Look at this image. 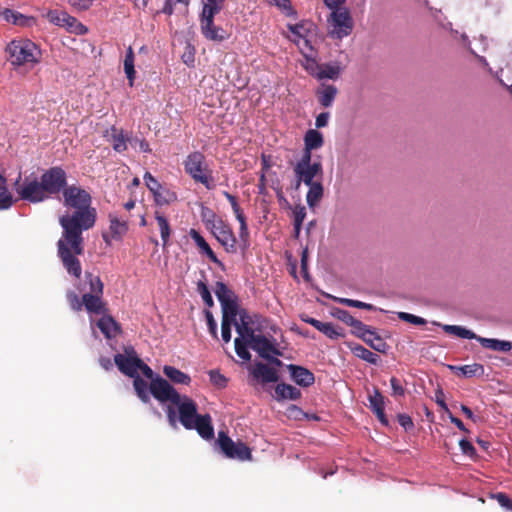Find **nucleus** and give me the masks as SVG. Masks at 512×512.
I'll use <instances>...</instances> for the list:
<instances>
[{
    "label": "nucleus",
    "mask_w": 512,
    "mask_h": 512,
    "mask_svg": "<svg viewBox=\"0 0 512 512\" xmlns=\"http://www.w3.org/2000/svg\"><path fill=\"white\" fill-rule=\"evenodd\" d=\"M63 205L73 209L59 218L62 235L57 242L58 256L67 273L80 278L82 273L79 255L84 253L83 232L95 225L97 212L91 206L90 193L78 185H68L62 193Z\"/></svg>",
    "instance_id": "nucleus-1"
},
{
    "label": "nucleus",
    "mask_w": 512,
    "mask_h": 512,
    "mask_svg": "<svg viewBox=\"0 0 512 512\" xmlns=\"http://www.w3.org/2000/svg\"><path fill=\"white\" fill-rule=\"evenodd\" d=\"M151 395L167 406V418L172 427L179 421L184 428L196 430L205 440L214 438V428L209 414L197 413V404L187 395L179 394L176 389L164 378L158 377L150 384Z\"/></svg>",
    "instance_id": "nucleus-2"
},
{
    "label": "nucleus",
    "mask_w": 512,
    "mask_h": 512,
    "mask_svg": "<svg viewBox=\"0 0 512 512\" xmlns=\"http://www.w3.org/2000/svg\"><path fill=\"white\" fill-rule=\"evenodd\" d=\"M8 62L15 69L24 67L32 69L42 60L40 47L27 38H18L10 41L5 47Z\"/></svg>",
    "instance_id": "nucleus-3"
},
{
    "label": "nucleus",
    "mask_w": 512,
    "mask_h": 512,
    "mask_svg": "<svg viewBox=\"0 0 512 512\" xmlns=\"http://www.w3.org/2000/svg\"><path fill=\"white\" fill-rule=\"evenodd\" d=\"M14 189L19 198L25 202L37 204L49 199L41 177L33 172L24 177L19 174L14 182Z\"/></svg>",
    "instance_id": "nucleus-4"
},
{
    "label": "nucleus",
    "mask_w": 512,
    "mask_h": 512,
    "mask_svg": "<svg viewBox=\"0 0 512 512\" xmlns=\"http://www.w3.org/2000/svg\"><path fill=\"white\" fill-rule=\"evenodd\" d=\"M203 222L228 253L237 252V238L231 226L212 211L203 213Z\"/></svg>",
    "instance_id": "nucleus-5"
},
{
    "label": "nucleus",
    "mask_w": 512,
    "mask_h": 512,
    "mask_svg": "<svg viewBox=\"0 0 512 512\" xmlns=\"http://www.w3.org/2000/svg\"><path fill=\"white\" fill-rule=\"evenodd\" d=\"M185 172L195 181L201 183L208 190L213 189L211 170L206 162L205 155L200 151L189 153L183 162Z\"/></svg>",
    "instance_id": "nucleus-6"
},
{
    "label": "nucleus",
    "mask_w": 512,
    "mask_h": 512,
    "mask_svg": "<svg viewBox=\"0 0 512 512\" xmlns=\"http://www.w3.org/2000/svg\"><path fill=\"white\" fill-rule=\"evenodd\" d=\"M329 8L332 10L327 20L329 35L334 39H343L350 35L354 23L349 9L342 5Z\"/></svg>",
    "instance_id": "nucleus-7"
},
{
    "label": "nucleus",
    "mask_w": 512,
    "mask_h": 512,
    "mask_svg": "<svg viewBox=\"0 0 512 512\" xmlns=\"http://www.w3.org/2000/svg\"><path fill=\"white\" fill-rule=\"evenodd\" d=\"M287 29L289 34L286 37L295 43L301 53L312 52L313 47L309 40V35L314 29V24L309 21H300L296 24L288 23Z\"/></svg>",
    "instance_id": "nucleus-8"
},
{
    "label": "nucleus",
    "mask_w": 512,
    "mask_h": 512,
    "mask_svg": "<svg viewBox=\"0 0 512 512\" xmlns=\"http://www.w3.org/2000/svg\"><path fill=\"white\" fill-rule=\"evenodd\" d=\"M40 177L49 199L54 195L63 193L68 186L67 173L60 166H54L45 170Z\"/></svg>",
    "instance_id": "nucleus-9"
},
{
    "label": "nucleus",
    "mask_w": 512,
    "mask_h": 512,
    "mask_svg": "<svg viewBox=\"0 0 512 512\" xmlns=\"http://www.w3.org/2000/svg\"><path fill=\"white\" fill-rule=\"evenodd\" d=\"M294 173L296 177L295 187L298 189L302 182L305 185L315 183L313 179L322 174V165L320 162H312V157L301 156L294 166Z\"/></svg>",
    "instance_id": "nucleus-10"
},
{
    "label": "nucleus",
    "mask_w": 512,
    "mask_h": 512,
    "mask_svg": "<svg viewBox=\"0 0 512 512\" xmlns=\"http://www.w3.org/2000/svg\"><path fill=\"white\" fill-rule=\"evenodd\" d=\"M217 444L227 458L238 459L241 461L251 459L250 449L244 443H235L223 431L218 433Z\"/></svg>",
    "instance_id": "nucleus-11"
},
{
    "label": "nucleus",
    "mask_w": 512,
    "mask_h": 512,
    "mask_svg": "<svg viewBox=\"0 0 512 512\" xmlns=\"http://www.w3.org/2000/svg\"><path fill=\"white\" fill-rule=\"evenodd\" d=\"M249 345L260 357L270 361V363L276 366L282 365V361L274 357V355H280V352L264 335L255 334V336L249 340Z\"/></svg>",
    "instance_id": "nucleus-12"
},
{
    "label": "nucleus",
    "mask_w": 512,
    "mask_h": 512,
    "mask_svg": "<svg viewBox=\"0 0 512 512\" xmlns=\"http://www.w3.org/2000/svg\"><path fill=\"white\" fill-rule=\"evenodd\" d=\"M114 362L123 374L129 377H134L138 374L140 358L133 346L125 347L124 354H116Z\"/></svg>",
    "instance_id": "nucleus-13"
},
{
    "label": "nucleus",
    "mask_w": 512,
    "mask_h": 512,
    "mask_svg": "<svg viewBox=\"0 0 512 512\" xmlns=\"http://www.w3.org/2000/svg\"><path fill=\"white\" fill-rule=\"evenodd\" d=\"M250 373L252 378L261 384L274 383L279 379L277 370L262 362L254 363Z\"/></svg>",
    "instance_id": "nucleus-14"
},
{
    "label": "nucleus",
    "mask_w": 512,
    "mask_h": 512,
    "mask_svg": "<svg viewBox=\"0 0 512 512\" xmlns=\"http://www.w3.org/2000/svg\"><path fill=\"white\" fill-rule=\"evenodd\" d=\"M291 379L299 386L309 387L315 382L314 374L305 367L295 364L287 366Z\"/></svg>",
    "instance_id": "nucleus-15"
},
{
    "label": "nucleus",
    "mask_w": 512,
    "mask_h": 512,
    "mask_svg": "<svg viewBox=\"0 0 512 512\" xmlns=\"http://www.w3.org/2000/svg\"><path fill=\"white\" fill-rule=\"evenodd\" d=\"M323 143L322 133L316 129H309L304 136V152L302 156L312 157V150L321 148Z\"/></svg>",
    "instance_id": "nucleus-16"
},
{
    "label": "nucleus",
    "mask_w": 512,
    "mask_h": 512,
    "mask_svg": "<svg viewBox=\"0 0 512 512\" xmlns=\"http://www.w3.org/2000/svg\"><path fill=\"white\" fill-rule=\"evenodd\" d=\"M96 325L107 339L116 338L121 333L120 325L109 315H103Z\"/></svg>",
    "instance_id": "nucleus-17"
},
{
    "label": "nucleus",
    "mask_w": 512,
    "mask_h": 512,
    "mask_svg": "<svg viewBox=\"0 0 512 512\" xmlns=\"http://www.w3.org/2000/svg\"><path fill=\"white\" fill-rule=\"evenodd\" d=\"M301 397V391L286 383L277 384L275 387L273 398L277 402H282L284 400H298Z\"/></svg>",
    "instance_id": "nucleus-18"
},
{
    "label": "nucleus",
    "mask_w": 512,
    "mask_h": 512,
    "mask_svg": "<svg viewBox=\"0 0 512 512\" xmlns=\"http://www.w3.org/2000/svg\"><path fill=\"white\" fill-rule=\"evenodd\" d=\"M189 235L195 242V244L199 247L201 253L205 254L213 263L217 264L220 267H223V263L217 258L216 254L213 252L209 244L206 240L197 232L195 229H191Z\"/></svg>",
    "instance_id": "nucleus-19"
},
{
    "label": "nucleus",
    "mask_w": 512,
    "mask_h": 512,
    "mask_svg": "<svg viewBox=\"0 0 512 512\" xmlns=\"http://www.w3.org/2000/svg\"><path fill=\"white\" fill-rule=\"evenodd\" d=\"M337 317L343 321L344 323L352 326L359 334L363 336L366 341V334L373 335L374 333L369 330L368 326L363 324L361 321L355 319L348 311L346 310H338Z\"/></svg>",
    "instance_id": "nucleus-20"
},
{
    "label": "nucleus",
    "mask_w": 512,
    "mask_h": 512,
    "mask_svg": "<svg viewBox=\"0 0 512 512\" xmlns=\"http://www.w3.org/2000/svg\"><path fill=\"white\" fill-rule=\"evenodd\" d=\"M302 320L310 325H312L314 328H316L318 331L329 337L330 339H337L342 335L340 331L332 324V323H324L321 322L315 318L312 317H305L302 318Z\"/></svg>",
    "instance_id": "nucleus-21"
},
{
    "label": "nucleus",
    "mask_w": 512,
    "mask_h": 512,
    "mask_svg": "<svg viewBox=\"0 0 512 512\" xmlns=\"http://www.w3.org/2000/svg\"><path fill=\"white\" fill-rule=\"evenodd\" d=\"M201 31L205 38L212 41H222L226 38V32L221 27L215 26L213 19L209 25L208 19H201Z\"/></svg>",
    "instance_id": "nucleus-22"
},
{
    "label": "nucleus",
    "mask_w": 512,
    "mask_h": 512,
    "mask_svg": "<svg viewBox=\"0 0 512 512\" xmlns=\"http://www.w3.org/2000/svg\"><path fill=\"white\" fill-rule=\"evenodd\" d=\"M201 31L205 38L212 41H222L226 38V32L221 27L215 26L213 19L209 25L208 19H201Z\"/></svg>",
    "instance_id": "nucleus-23"
},
{
    "label": "nucleus",
    "mask_w": 512,
    "mask_h": 512,
    "mask_svg": "<svg viewBox=\"0 0 512 512\" xmlns=\"http://www.w3.org/2000/svg\"><path fill=\"white\" fill-rule=\"evenodd\" d=\"M83 304L85 309L90 314H102L105 311L104 304L102 302V294H83Z\"/></svg>",
    "instance_id": "nucleus-24"
},
{
    "label": "nucleus",
    "mask_w": 512,
    "mask_h": 512,
    "mask_svg": "<svg viewBox=\"0 0 512 512\" xmlns=\"http://www.w3.org/2000/svg\"><path fill=\"white\" fill-rule=\"evenodd\" d=\"M2 16L7 22L21 27H29L35 23L34 17L26 16L11 9H5L2 12Z\"/></svg>",
    "instance_id": "nucleus-25"
},
{
    "label": "nucleus",
    "mask_w": 512,
    "mask_h": 512,
    "mask_svg": "<svg viewBox=\"0 0 512 512\" xmlns=\"http://www.w3.org/2000/svg\"><path fill=\"white\" fill-rule=\"evenodd\" d=\"M234 325L236 332L239 335L237 338L249 341L253 336H255L253 329L249 326V316L246 312L240 313L239 321L235 320Z\"/></svg>",
    "instance_id": "nucleus-26"
},
{
    "label": "nucleus",
    "mask_w": 512,
    "mask_h": 512,
    "mask_svg": "<svg viewBox=\"0 0 512 512\" xmlns=\"http://www.w3.org/2000/svg\"><path fill=\"white\" fill-rule=\"evenodd\" d=\"M337 93L338 90L334 85L326 84H322L321 88L316 92L319 103L325 108L332 106Z\"/></svg>",
    "instance_id": "nucleus-27"
},
{
    "label": "nucleus",
    "mask_w": 512,
    "mask_h": 512,
    "mask_svg": "<svg viewBox=\"0 0 512 512\" xmlns=\"http://www.w3.org/2000/svg\"><path fill=\"white\" fill-rule=\"evenodd\" d=\"M110 220V234L111 238L114 240H121L122 237L127 233L128 231V224L127 221L124 219H120L116 215H109Z\"/></svg>",
    "instance_id": "nucleus-28"
},
{
    "label": "nucleus",
    "mask_w": 512,
    "mask_h": 512,
    "mask_svg": "<svg viewBox=\"0 0 512 512\" xmlns=\"http://www.w3.org/2000/svg\"><path fill=\"white\" fill-rule=\"evenodd\" d=\"M477 341L486 349L493 351L508 352L512 349V343L505 340H499L494 338H484L479 336Z\"/></svg>",
    "instance_id": "nucleus-29"
},
{
    "label": "nucleus",
    "mask_w": 512,
    "mask_h": 512,
    "mask_svg": "<svg viewBox=\"0 0 512 512\" xmlns=\"http://www.w3.org/2000/svg\"><path fill=\"white\" fill-rule=\"evenodd\" d=\"M163 373L175 384L189 385L191 383V377L188 374L173 366L165 365L163 367Z\"/></svg>",
    "instance_id": "nucleus-30"
},
{
    "label": "nucleus",
    "mask_w": 512,
    "mask_h": 512,
    "mask_svg": "<svg viewBox=\"0 0 512 512\" xmlns=\"http://www.w3.org/2000/svg\"><path fill=\"white\" fill-rule=\"evenodd\" d=\"M309 190L306 195V202L310 208H314L319 201L322 199L324 194V188L320 181L309 184Z\"/></svg>",
    "instance_id": "nucleus-31"
},
{
    "label": "nucleus",
    "mask_w": 512,
    "mask_h": 512,
    "mask_svg": "<svg viewBox=\"0 0 512 512\" xmlns=\"http://www.w3.org/2000/svg\"><path fill=\"white\" fill-rule=\"evenodd\" d=\"M441 326L444 332L450 335H454L456 337L462 338V339H475L479 336H477L472 330H469L463 326L459 325H448V324H438Z\"/></svg>",
    "instance_id": "nucleus-32"
},
{
    "label": "nucleus",
    "mask_w": 512,
    "mask_h": 512,
    "mask_svg": "<svg viewBox=\"0 0 512 512\" xmlns=\"http://www.w3.org/2000/svg\"><path fill=\"white\" fill-rule=\"evenodd\" d=\"M129 140H131V138L126 137L123 130H118L115 127L111 128L110 141L116 152H124L127 149V143Z\"/></svg>",
    "instance_id": "nucleus-33"
},
{
    "label": "nucleus",
    "mask_w": 512,
    "mask_h": 512,
    "mask_svg": "<svg viewBox=\"0 0 512 512\" xmlns=\"http://www.w3.org/2000/svg\"><path fill=\"white\" fill-rule=\"evenodd\" d=\"M132 378L134 379L133 386L139 399L143 403H149L151 394L150 384L148 385L138 374Z\"/></svg>",
    "instance_id": "nucleus-34"
},
{
    "label": "nucleus",
    "mask_w": 512,
    "mask_h": 512,
    "mask_svg": "<svg viewBox=\"0 0 512 512\" xmlns=\"http://www.w3.org/2000/svg\"><path fill=\"white\" fill-rule=\"evenodd\" d=\"M13 203V195L8 189L7 180L0 175V211L11 208Z\"/></svg>",
    "instance_id": "nucleus-35"
},
{
    "label": "nucleus",
    "mask_w": 512,
    "mask_h": 512,
    "mask_svg": "<svg viewBox=\"0 0 512 512\" xmlns=\"http://www.w3.org/2000/svg\"><path fill=\"white\" fill-rule=\"evenodd\" d=\"M155 219L158 223L162 245L166 247L169 244L170 236H171V228L166 217L159 212H155Z\"/></svg>",
    "instance_id": "nucleus-36"
},
{
    "label": "nucleus",
    "mask_w": 512,
    "mask_h": 512,
    "mask_svg": "<svg viewBox=\"0 0 512 512\" xmlns=\"http://www.w3.org/2000/svg\"><path fill=\"white\" fill-rule=\"evenodd\" d=\"M154 201L157 205H169L177 200L175 192L161 186L158 191L153 194Z\"/></svg>",
    "instance_id": "nucleus-37"
},
{
    "label": "nucleus",
    "mask_w": 512,
    "mask_h": 512,
    "mask_svg": "<svg viewBox=\"0 0 512 512\" xmlns=\"http://www.w3.org/2000/svg\"><path fill=\"white\" fill-rule=\"evenodd\" d=\"M123 66L126 77L129 80L130 86H132L136 72L134 68V52L131 46H129L126 50Z\"/></svg>",
    "instance_id": "nucleus-38"
},
{
    "label": "nucleus",
    "mask_w": 512,
    "mask_h": 512,
    "mask_svg": "<svg viewBox=\"0 0 512 512\" xmlns=\"http://www.w3.org/2000/svg\"><path fill=\"white\" fill-rule=\"evenodd\" d=\"M352 351L358 358L370 363V364H377L379 360V355L370 351L369 349L365 348L362 345H355L352 347Z\"/></svg>",
    "instance_id": "nucleus-39"
},
{
    "label": "nucleus",
    "mask_w": 512,
    "mask_h": 512,
    "mask_svg": "<svg viewBox=\"0 0 512 512\" xmlns=\"http://www.w3.org/2000/svg\"><path fill=\"white\" fill-rule=\"evenodd\" d=\"M70 33H74L77 35H85L88 32L86 26H84L81 22H79L75 17L69 15L67 13L65 24L63 26Z\"/></svg>",
    "instance_id": "nucleus-40"
},
{
    "label": "nucleus",
    "mask_w": 512,
    "mask_h": 512,
    "mask_svg": "<svg viewBox=\"0 0 512 512\" xmlns=\"http://www.w3.org/2000/svg\"><path fill=\"white\" fill-rule=\"evenodd\" d=\"M340 75V67L337 64H323L320 65V71L318 72L317 79H332L335 80Z\"/></svg>",
    "instance_id": "nucleus-41"
},
{
    "label": "nucleus",
    "mask_w": 512,
    "mask_h": 512,
    "mask_svg": "<svg viewBox=\"0 0 512 512\" xmlns=\"http://www.w3.org/2000/svg\"><path fill=\"white\" fill-rule=\"evenodd\" d=\"M215 295L220 304L235 300L234 293L223 282L216 283Z\"/></svg>",
    "instance_id": "nucleus-42"
},
{
    "label": "nucleus",
    "mask_w": 512,
    "mask_h": 512,
    "mask_svg": "<svg viewBox=\"0 0 512 512\" xmlns=\"http://www.w3.org/2000/svg\"><path fill=\"white\" fill-rule=\"evenodd\" d=\"M305 61L303 62L304 69L312 76L317 78L318 72L320 71V65L313 57L312 52L302 53Z\"/></svg>",
    "instance_id": "nucleus-43"
},
{
    "label": "nucleus",
    "mask_w": 512,
    "mask_h": 512,
    "mask_svg": "<svg viewBox=\"0 0 512 512\" xmlns=\"http://www.w3.org/2000/svg\"><path fill=\"white\" fill-rule=\"evenodd\" d=\"M269 4L276 6L287 17L296 18L297 12L292 7L290 0H267Z\"/></svg>",
    "instance_id": "nucleus-44"
},
{
    "label": "nucleus",
    "mask_w": 512,
    "mask_h": 512,
    "mask_svg": "<svg viewBox=\"0 0 512 512\" xmlns=\"http://www.w3.org/2000/svg\"><path fill=\"white\" fill-rule=\"evenodd\" d=\"M85 282L89 285V291L86 293L103 294V283L98 276H95L92 273H86Z\"/></svg>",
    "instance_id": "nucleus-45"
},
{
    "label": "nucleus",
    "mask_w": 512,
    "mask_h": 512,
    "mask_svg": "<svg viewBox=\"0 0 512 512\" xmlns=\"http://www.w3.org/2000/svg\"><path fill=\"white\" fill-rule=\"evenodd\" d=\"M368 400L370 403V408L373 412H381V410H385V401L382 394L379 390L374 389L372 394H369Z\"/></svg>",
    "instance_id": "nucleus-46"
},
{
    "label": "nucleus",
    "mask_w": 512,
    "mask_h": 512,
    "mask_svg": "<svg viewBox=\"0 0 512 512\" xmlns=\"http://www.w3.org/2000/svg\"><path fill=\"white\" fill-rule=\"evenodd\" d=\"M239 224H240V227H239V238L237 239V248L241 249L242 251H245L250 245V241H249L250 233H249L247 222H243V223H239Z\"/></svg>",
    "instance_id": "nucleus-47"
},
{
    "label": "nucleus",
    "mask_w": 512,
    "mask_h": 512,
    "mask_svg": "<svg viewBox=\"0 0 512 512\" xmlns=\"http://www.w3.org/2000/svg\"><path fill=\"white\" fill-rule=\"evenodd\" d=\"M223 310L222 320H230L234 322L238 314V306L235 300L221 304Z\"/></svg>",
    "instance_id": "nucleus-48"
},
{
    "label": "nucleus",
    "mask_w": 512,
    "mask_h": 512,
    "mask_svg": "<svg viewBox=\"0 0 512 512\" xmlns=\"http://www.w3.org/2000/svg\"><path fill=\"white\" fill-rule=\"evenodd\" d=\"M248 344L249 341H245L241 338H235L234 340L235 352L244 361H249L251 358V354L247 348Z\"/></svg>",
    "instance_id": "nucleus-49"
},
{
    "label": "nucleus",
    "mask_w": 512,
    "mask_h": 512,
    "mask_svg": "<svg viewBox=\"0 0 512 512\" xmlns=\"http://www.w3.org/2000/svg\"><path fill=\"white\" fill-rule=\"evenodd\" d=\"M66 16L67 12L61 10H49L46 14V18L49 20V22L59 27L64 26Z\"/></svg>",
    "instance_id": "nucleus-50"
},
{
    "label": "nucleus",
    "mask_w": 512,
    "mask_h": 512,
    "mask_svg": "<svg viewBox=\"0 0 512 512\" xmlns=\"http://www.w3.org/2000/svg\"><path fill=\"white\" fill-rule=\"evenodd\" d=\"M294 216V229L296 234H299L303 221L306 217V209L304 206H297L293 211Z\"/></svg>",
    "instance_id": "nucleus-51"
},
{
    "label": "nucleus",
    "mask_w": 512,
    "mask_h": 512,
    "mask_svg": "<svg viewBox=\"0 0 512 512\" xmlns=\"http://www.w3.org/2000/svg\"><path fill=\"white\" fill-rule=\"evenodd\" d=\"M222 7L212 4L210 2H206L203 6L201 19H208V23L211 22V19L214 20V16L220 12Z\"/></svg>",
    "instance_id": "nucleus-52"
},
{
    "label": "nucleus",
    "mask_w": 512,
    "mask_h": 512,
    "mask_svg": "<svg viewBox=\"0 0 512 512\" xmlns=\"http://www.w3.org/2000/svg\"><path fill=\"white\" fill-rule=\"evenodd\" d=\"M197 291L200 294V296H201L202 300L204 301V303L208 307L213 306V299H212L211 293H210L207 285L203 281H198V283H197Z\"/></svg>",
    "instance_id": "nucleus-53"
},
{
    "label": "nucleus",
    "mask_w": 512,
    "mask_h": 512,
    "mask_svg": "<svg viewBox=\"0 0 512 512\" xmlns=\"http://www.w3.org/2000/svg\"><path fill=\"white\" fill-rule=\"evenodd\" d=\"M209 378L211 383L217 388H224L227 385V378L221 374L218 370H210Z\"/></svg>",
    "instance_id": "nucleus-54"
},
{
    "label": "nucleus",
    "mask_w": 512,
    "mask_h": 512,
    "mask_svg": "<svg viewBox=\"0 0 512 512\" xmlns=\"http://www.w3.org/2000/svg\"><path fill=\"white\" fill-rule=\"evenodd\" d=\"M398 317L402 321L411 323L413 325H419L420 326V325L426 324V320L424 318L416 316L414 314L407 313V312H399L398 313Z\"/></svg>",
    "instance_id": "nucleus-55"
},
{
    "label": "nucleus",
    "mask_w": 512,
    "mask_h": 512,
    "mask_svg": "<svg viewBox=\"0 0 512 512\" xmlns=\"http://www.w3.org/2000/svg\"><path fill=\"white\" fill-rule=\"evenodd\" d=\"M339 302L341 304H344L349 307H356V308H361V309H366V310L374 309V306L372 304L365 303V302H362L359 300H353V299H349V298H340Z\"/></svg>",
    "instance_id": "nucleus-56"
},
{
    "label": "nucleus",
    "mask_w": 512,
    "mask_h": 512,
    "mask_svg": "<svg viewBox=\"0 0 512 512\" xmlns=\"http://www.w3.org/2000/svg\"><path fill=\"white\" fill-rule=\"evenodd\" d=\"M144 182H145V185L147 186V188L149 189V191L154 194L156 191H158L160 189V187L162 186L159 181L150 173V172H146L144 174Z\"/></svg>",
    "instance_id": "nucleus-57"
},
{
    "label": "nucleus",
    "mask_w": 512,
    "mask_h": 512,
    "mask_svg": "<svg viewBox=\"0 0 512 512\" xmlns=\"http://www.w3.org/2000/svg\"><path fill=\"white\" fill-rule=\"evenodd\" d=\"M457 369L461 372L463 376L473 377L477 374L479 370H483V367L480 364H471L458 367Z\"/></svg>",
    "instance_id": "nucleus-58"
},
{
    "label": "nucleus",
    "mask_w": 512,
    "mask_h": 512,
    "mask_svg": "<svg viewBox=\"0 0 512 512\" xmlns=\"http://www.w3.org/2000/svg\"><path fill=\"white\" fill-rule=\"evenodd\" d=\"M493 498L497 500L501 507L512 512V499H510L505 493H497L493 495Z\"/></svg>",
    "instance_id": "nucleus-59"
},
{
    "label": "nucleus",
    "mask_w": 512,
    "mask_h": 512,
    "mask_svg": "<svg viewBox=\"0 0 512 512\" xmlns=\"http://www.w3.org/2000/svg\"><path fill=\"white\" fill-rule=\"evenodd\" d=\"M189 2L190 0H166L162 11L167 15H172L176 4H183L187 6Z\"/></svg>",
    "instance_id": "nucleus-60"
},
{
    "label": "nucleus",
    "mask_w": 512,
    "mask_h": 512,
    "mask_svg": "<svg viewBox=\"0 0 512 512\" xmlns=\"http://www.w3.org/2000/svg\"><path fill=\"white\" fill-rule=\"evenodd\" d=\"M67 298H68L71 308L75 311H80L82 309V307L84 306L83 299L80 300L78 295L74 292H69L67 295Z\"/></svg>",
    "instance_id": "nucleus-61"
},
{
    "label": "nucleus",
    "mask_w": 512,
    "mask_h": 512,
    "mask_svg": "<svg viewBox=\"0 0 512 512\" xmlns=\"http://www.w3.org/2000/svg\"><path fill=\"white\" fill-rule=\"evenodd\" d=\"M95 0H68V3L78 11H84L91 7Z\"/></svg>",
    "instance_id": "nucleus-62"
},
{
    "label": "nucleus",
    "mask_w": 512,
    "mask_h": 512,
    "mask_svg": "<svg viewBox=\"0 0 512 512\" xmlns=\"http://www.w3.org/2000/svg\"><path fill=\"white\" fill-rule=\"evenodd\" d=\"M205 316H206V321H207V326H208V330L210 332V334L214 337V338H218L217 336V323L212 315V313L208 310L205 311Z\"/></svg>",
    "instance_id": "nucleus-63"
},
{
    "label": "nucleus",
    "mask_w": 512,
    "mask_h": 512,
    "mask_svg": "<svg viewBox=\"0 0 512 512\" xmlns=\"http://www.w3.org/2000/svg\"><path fill=\"white\" fill-rule=\"evenodd\" d=\"M231 325L230 320H222L221 323V336L222 340L225 343H228L231 340Z\"/></svg>",
    "instance_id": "nucleus-64"
}]
</instances>
